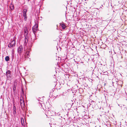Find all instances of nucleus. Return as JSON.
<instances>
[{
    "label": "nucleus",
    "mask_w": 127,
    "mask_h": 127,
    "mask_svg": "<svg viewBox=\"0 0 127 127\" xmlns=\"http://www.w3.org/2000/svg\"><path fill=\"white\" fill-rule=\"evenodd\" d=\"M15 41L13 39L11 41V42H10L9 43L8 46L9 48H11L15 46Z\"/></svg>",
    "instance_id": "nucleus-1"
},
{
    "label": "nucleus",
    "mask_w": 127,
    "mask_h": 127,
    "mask_svg": "<svg viewBox=\"0 0 127 127\" xmlns=\"http://www.w3.org/2000/svg\"><path fill=\"white\" fill-rule=\"evenodd\" d=\"M29 47H26L25 48L26 50H27L26 54L28 55L30 54V50L31 47L32 46V44L31 43H29Z\"/></svg>",
    "instance_id": "nucleus-2"
},
{
    "label": "nucleus",
    "mask_w": 127,
    "mask_h": 127,
    "mask_svg": "<svg viewBox=\"0 0 127 127\" xmlns=\"http://www.w3.org/2000/svg\"><path fill=\"white\" fill-rule=\"evenodd\" d=\"M28 36H26L25 38V40L24 43V48L25 49V48L26 47H29V46H27V44L28 42Z\"/></svg>",
    "instance_id": "nucleus-3"
},
{
    "label": "nucleus",
    "mask_w": 127,
    "mask_h": 127,
    "mask_svg": "<svg viewBox=\"0 0 127 127\" xmlns=\"http://www.w3.org/2000/svg\"><path fill=\"white\" fill-rule=\"evenodd\" d=\"M33 32L35 35V33L38 30V26L35 25L32 28Z\"/></svg>",
    "instance_id": "nucleus-4"
},
{
    "label": "nucleus",
    "mask_w": 127,
    "mask_h": 127,
    "mask_svg": "<svg viewBox=\"0 0 127 127\" xmlns=\"http://www.w3.org/2000/svg\"><path fill=\"white\" fill-rule=\"evenodd\" d=\"M23 51V48L22 46L21 45L20 46L18 49V52L20 55L21 54V53Z\"/></svg>",
    "instance_id": "nucleus-5"
},
{
    "label": "nucleus",
    "mask_w": 127,
    "mask_h": 127,
    "mask_svg": "<svg viewBox=\"0 0 127 127\" xmlns=\"http://www.w3.org/2000/svg\"><path fill=\"white\" fill-rule=\"evenodd\" d=\"M6 75L7 78L10 77H11V71L9 70L7 71L6 72Z\"/></svg>",
    "instance_id": "nucleus-6"
},
{
    "label": "nucleus",
    "mask_w": 127,
    "mask_h": 127,
    "mask_svg": "<svg viewBox=\"0 0 127 127\" xmlns=\"http://www.w3.org/2000/svg\"><path fill=\"white\" fill-rule=\"evenodd\" d=\"M16 106L14 105H13V114L14 116H15L16 115Z\"/></svg>",
    "instance_id": "nucleus-7"
},
{
    "label": "nucleus",
    "mask_w": 127,
    "mask_h": 127,
    "mask_svg": "<svg viewBox=\"0 0 127 127\" xmlns=\"http://www.w3.org/2000/svg\"><path fill=\"white\" fill-rule=\"evenodd\" d=\"M27 10L26 9H24L23 10V16H25L26 15H27L26 13H27Z\"/></svg>",
    "instance_id": "nucleus-8"
},
{
    "label": "nucleus",
    "mask_w": 127,
    "mask_h": 127,
    "mask_svg": "<svg viewBox=\"0 0 127 127\" xmlns=\"http://www.w3.org/2000/svg\"><path fill=\"white\" fill-rule=\"evenodd\" d=\"M60 25L62 27V29H64L65 28V26L63 23L61 24H60Z\"/></svg>",
    "instance_id": "nucleus-9"
},
{
    "label": "nucleus",
    "mask_w": 127,
    "mask_h": 127,
    "mask_svg": "<svg viewBox=\"0 0 127 127\" xmlns=\"http://www.w3.org/2000/svg\"><path fill=\"white\" fill-rule=\"evenodd\" d=\"M28 31L27 29H26L25 30L24 32V35L25 36H28V32H27Z\"/></svg>",
    "instance_id": "nucleus-10"
},
{
    "label": "nucleus",
    "mask_w": 127,
    "mask_h": 127,
    "mask_svg": "<svg viewBox=\"0 0 127 127\" xmlns=\"http://www.w3.org/2000/svg\"><path fill=\"white\" fill-rule=\"evenodd\" d=\"M5 60L7 62L8 61H9V57L8 56H6L5 57Z\"/></svg>",
    "instance_id": "nucleus-11"
},
{
    "label": "nucleus",
    "mask_w": 127,
    "mask_h": 127,
    "mask_svg": "<svg viewBox=\"0 0 127 127\" xmlns=\"http://www.w3.org/2000/svg\"><path fill=\"white\" fill-rule=\"evenodd\" d=\"M10 7L11 10H13L14 9V6L12 4H11L10 6Z\"/></svg>",
    "instance_id": "nucleus-12"
},
{
    "label": "nucleus",
    "mask_w": 127,
    "mask_h": 127,
    "mask_svg": "<svg viewBox=\"0 0 127 127\" xmlns=\"http://www.w3.org/2000/svg\"><path fill=\"white\" fill-rule=\"evenodd\" d=\"M23 16L24 17V20L25 21H26L27 19V15Z\"/></svg>",
    "instance_id": "nucleus-13"
},
{
    "label": "nucleus",
    "mask_w": 127,
    "mask_h": 127,
    "mask_svg": "<svg viewBox=\"0 0 127 127\" xmlns=\"http://www.w3.org/2000/svg\"><path fill=\"white\" fill-rule=\"evenodd\" d=\"M21 106H24V102L22 103L21 102Z\"/></svg>",
    "instance_id": "nucleus-14"
},
{
    "label": "nucleus",
    "mask_w": 127,
    "mask_h": 127,
    "mask_svg": "<svg viewBox=\"0 0 127 127\" xmlns=\"http://www.w3.org/2000/svg\"><path fill=\"white\" fill-rule=\"evenodd\" d=\"M21 102H22V103L24 102V101H22H22H21Z\"/></svg>",
    "instance_id": "nucleus-15"
},
{
    "label": "nucleus",
    "mask_w": 127,
    "mask_h": 127,
    "mask_svg": "<svg viewBox=\"0 0 127 127\" xmlns=\"http://www.w3.org/2000/svg\"><path fill=\"white\" fill-rule=\"evenodd\" d=\"M22 125L23 126V123H22Z\"/></svg>",
    "instance_id": "nucleus-16"
},
{
    "label": "nucleus",
    "mask_w": 127,
    "mask_h": 127,
    "mask_svg": "<svg viewBox=\"0 0 127 127\" xmlns=\"http://www.w3.org/2000/svg\"><path fill=\"white\" fill-rule=\"evenodd\" d=\"M22 91L23 92V93H24V92H23V90H22Z\"/></svg>",
    "instance_id": "nucleus-17"
},
{
    "label": "nucleus",
    "mask_w": 127,
    "mask_h": 127,
    "mask_svg": "<svg viewBox=\"0 0 127 127\" xmlns=\"http://www.w3.org/2000/svg\"><path fill=\"white\" fill-rule=\"evenodd\" d=\"M16 127H18V126H16Z\"/></svg>",
    "instance_id": "nucleus-18"
}]
</instances>
